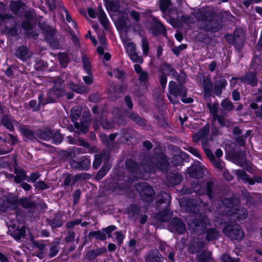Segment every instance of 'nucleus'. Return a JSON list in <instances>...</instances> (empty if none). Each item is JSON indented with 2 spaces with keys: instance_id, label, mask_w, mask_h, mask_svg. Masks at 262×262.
Instances as JSON below:
<instances>
[{
  "instance_id": "e433bc0d",
  "label": "nucleus",
  "mask_w": 262,
  "mask_h": 262,
  "mask_svg": "<svg viewBox=\"0 0 262 262\" xmlns=\"http://www.w3.org/2000/svg\"><path fill=\"white\" fill-rule=\"evenodd\" d=\"M127 18L123 16L118 18L116 23V26L119 32H125V33L127 32V30L129 29V27L127 24Z\"/></svg>"
},
{
  "instance_id": "f8f14e48",
  "label": "nucleus",
  "mask_w": 262,
  "mask_h": 262,
  "mask_svg": "<svg viewBox=\"0 0 262 262\" xmlns=\"http://www.w3.org/2000/svg\"><path fill=\"white\" fill-rule=\"evenodd\" d=\"M216 187L212 182H207L203 187L200 185L195 186L194 187L195 192L199 195H207L210 200L214 198L216 192Z\"/></svg>"
},
{
  "instance_id": "a211bd4d",
  "label": "nucleus",
  "mask_w": 262,
  "mask_h": 262,
  "mask_svg": "<svg viewBox=\"0 0 262 262\" xmlns=\"http://www.w3.org/2000/svg\"><path fill=\"white\" fill-rule=\"evenodd\" d=\"M69 163L72 168L79 170H88L91 165L90 160L84 156L82 157L78 161L71 160Z\"/></svg>"
},
{
  "instance_id": "0eeeda50",
  "label": "nucleus",
  "mask_w": 262,
  "mask_h": 262,
  "mask_svg": "<svg viewBox=\"0 0 262 262\" xmlns=\"http://www.w3.org/2000/svg\"><path fill=\"white\" fill-rule=\"evenodd\" d=\"M234 149V146L230 145L229 149L227 150V156L233 163L249 170L250 167L247 163L245 151H236Z\"/></svg>"
},
{
  "instance_id": "3c124183",
  "label": "nucleus",
  "mask_w": 262,
  "mask_h": 262,
  "mask_svg": "<svg viewBox=\"0 0 262 262\" xmlns=\"http://www.w3.org/2000/svg\"><path fill=\"white\" fill-rule=\"evenodd\" d=\"M1 122L10 131L14 130V127L12 120L7 115H5L3 117Z\"/></svg>"
},
{
  "instance_id": "dca6fc26",
  "label": "nucleus",
  "mask_w": 262,
  "mask_h": 262,
  "mask_svg": "<svg viewBox=\"0 0 262 262\" xmlns=\"http://www.w3.org/2000/svg\"><path fill=\"white\" fill-rule=\"evenodd\" d=\"M227 214L230 217V220L234 222L245 220L248 216L247 210L244 207H239L229 210Z\"/></svg>"
},
{
  "instance_id": "7c9ffc66",
  "label": "nucleus",
  "mask_w": 262,
  "mask_h": 262,
  "mask_svg": "<svg viewBox=\"0 0 262 262\" xmlns=\"http://www.w3.org/2000/svg\"><path fill=\"white\" fill-rule=\"evenodd\" d=\"M209 132V126L207 125L204 126L193 136V141L194 142H198L200 140L208 137Z\"/></svg>"
},
{
  "instance_id": "412c9836",
  "label": "nucleus",
  "mask_w": 262,
  "mask_h": 262,
  "mask_svg": "<svg viewBox=\"0 0 262 262\" xmlns=\"http://www.w3.org/2000/svg\"><path fill=\"white\" fill-rule=\"evenodd\" d=\"M169 163L165 159H161L157 162L155 164L148 165V172H156L157 170L166 172L168 168Z\"/></svg>"
},
{
  "instance_id": "4be33fe9",
  "label": "nucleus",
  "mask_w": 262,
  "mask_h": 262,
  "mask_svg": "<svg viewBox=\"0 0 262 262\" xmlns=\"http://www.w3.org/2000/svg\"><path fill=\"white\" fill-rule=\"evenodd\" d=\"M18 203L21 207L28 210L30 213H33L36 209V204L33 202L30 198H22L18 200Z\"/></svg>"
},
{
  "instance_id": "aec40b11",
  "label": "nucleus",
  "mask_w": 262,
  "mask_h": 262,
  "mask_svg": "<svg viewBox=\"0 0 262 262\" xmlns=\"http://www.w3.org/2000/svg\"><path fill=\"white\" fill-rule=\"evenodd\" d=\"M227 84L226 80L223 77H220L215 80L212 90L217 96H220L223 90L225 89Z\"/></svg>"
},
{
  "instance_id": "20e7f679",
  "label": "nucleus",
  "mask_w": 262,
  "mask_h": 262,
  "mask_svg": "<svg viewBox=\"0 0 262 262\" xmlns=\"http://www.w3.org/2000/svg\"><path fill=\"white\" fill-rule=\"evenodd\" d=\"M159 71L161 73L159 78V82L163 91L166 88L167 83V75L165 72H167L168 75H171L178 82H184V79L186 78V75L184 71L181 70L180 73H178L171 64L165 62L160 66Z\"/></svg>"
},
{
  "instance_id": "f257e3e1",
  "label": "nucleus",
  "mask_w": 262,
  "mask_h": 262,
  "mask_svg": "<svg viewBox=\"0 0 262 262\" xmlns=\"http://www.w3.org/2000/svg\"><path fill=\"white\" fill-rule=\"evenodd\" d=\"M196 17L198 29L204 32L216 33L223 27V24L216 16V12L213 9H201L198 13Z\"/></svg>"
},
{
  "instance_id": "c9c22d12",
  "label": "nucleus",
  "mask_w": 262,
  "mask_h": 262,
  "mask_svg": "<svg viewBox=\"0 0 262 262\" xmlns=\"http://www.w3.org/2000/svg\"><path fill=\"white\" fill-rule=\"evenodd\" d=\"M141 210L140 208L135 205H131L127 208V214L128 217L134 221L138 219L139 216L140 215Z\"/></svg>"
},
{
  "instance_id": "58836bf2",
  "label": "nucleus",
  "mask_w": 262,
  "mask_h": 262,
  "mask_svg": "<svg viewBox=\"0 0 262 262\" xmlns=\"http://www.w3.org/2000/svg\"><path fill=\"white\" fill-rule=\"evenodd\" d=\"M38 103L37 104L36 100H31L29 103V105L30 108L33 109V111H38L40 109V105H45L46 104H43V102L44 101H46V99L44 98V95L43 94H41L38 96Z\"/></svg>"
},
{
  "instance_id": "8fccbe9b",
  "label": "nucleus",
  "mask_w": 262,
  "mask_h": 262,
  "mask_svg": "<svg viewBox=\"0 0 262 262\" xmlns=\"http://www.w3.org/2000/svg\"><path fill=\"white\" fill-rule=\"evenodd\" d=\"M69 88L73 91L79 94L87 93L88 89L85 86L71 82L69 84Z\"/></svg>"
},
{
  "instance_id": "4468645a",
  "label": "nucleus",
  "mask_w": 262,
  "mask_h": 262,
  "mask_svg": "<svg viewBox=\"0 0 262 262\" xmlns=\"http://www.w3.org/2000/svg\"><path fill=\"white\" fill-rule=\"evenodd\" d=\"M40 28L47 42L53 48L57 47L59 43L57 39L54 37L55 30L45 24H41Z\"/></svg>"
},
{
  "instance_id": "f3484780",
  "label": "nucleus",
  "mask_w": 262,
  "mask_h": 262,
  "mask_svg": "<svg viewBox=\"0 0 262 262\" xmlns=\"http://www.w3.org/2000/svg\"><path fill=\"white\" fill-rule=\"evenodd\" d=\"M168 229L172 232H177L179 234H183L186 231L184 223L178 217H173L170 222Z\"/></svg>"
},
{
  "instance_id": "9b49d317",
  "label": "nucleus",
  "mask_w": 262,
  "mask_h": 262,
  "mask_svg": "<svg viewBox=\"0 0 262 262\" xmlns=\"http://www.w3.org/2000/svg\"><path fill=\"white\" fill-rule=\"evenodd\" d=\"M224 234L232 240L241 241L244 237V233L240 226L237 224L228 225L223 230Z\"/></svg>"
},
{
  "instance_id": "a878e982",
  "label": "nucleus",
  "mask_w": 262,
  "mask_h": 262,
  "mask_svg": "<svg viewBox=\"0 0 262 262\" xmlns=\"http://www.w3.org/2000/svg\"><path fill=\"white\" fill-rule=\"evenodd\" d=\"M232 79H238L242 82L251 85L252 86H256L257 83L256 74L252 72L247 73L245 75L242 77H233Z\"/></svg>"
},
{
  "instance_id": "6e6d98bb",
  "label": "nucleus",
  "mask_w": 262,
  "mask_h": 262,
  "mask_svg": "<svg viewBox=\"0 0 262 262\" xmlns=\"http://www.w3.org/2000/svg\"><path fill=\"white\" fill-rule=\"evenodd\" d=\"M82 61L83 63V68L88 74H91V64L89 59L85 55H83L82 56Z\"/></svg>"
},
{
  "instance_id": "c03bdc74",
  "label": "nucleus",
  "mask_w": 262,
  "mask_h": 262,
  "mask_svg": "<svg viewBox=\"0 0 262 262\" xmlns=\"http://www.w3.org/2000/svg\"><path fill=\"white\" fill-rule=\"evenodd\" d=\"M216 16L218 19H219L222 24L226 21H233L234 19V16L231 14V13L228 11H224L220 12L218 14L216 13Z\"/></svg>"
},
{
  "instance_id": "2f4dec72",
  "label": "nucleus",
  "mask_w": 262,
  "mask_h": 262,
  "mask_svg": "<svg viewBox=\"0 0 262 262\" xmlns=\"http://www.w3.org/2000/svg\"><path fill=\"white\" fill-rule=\"evenodd\" d=\"M189 158L188 155L184 152H180L178 155H173L171 163L175 166L181 165L184 162H188Z\"/></svg>"
},
{
  "instance_id": "b1692460",
  "label": "nucleus",
  "mask_w": 262,
  "mask_h": 262,
  "mask_svg": "<svg viewBox=\"0 0 262 262\" xmlns=\"http://www.w3.org/2000/svg\"><path fill=\"white\" fill-rule=\"evenodd\" d=\"M183 180V177L177 172H169L166 174V184L168 187H172L179 184Z\"/></svg>"
},
{
  "instance_id": "393cba45",
  "label": "nucleus",
  "mask_w": 262,
  "mask_h": 262,
  "mask_svg": "<svg viewBox=\"0 0 262 262\" xmlns=\"http://www.w3.org/2000/svg\"><path fill=\"white\" fill-rule=\"evenodd\" d=\"M8 233L16 240H20L26 235V230L24 227L19 228L13 225L9 227Z\"/></svg>"
},
{
  "instance_id": "ea45409f",
  "label": "nucleus",
  "mask_w": 262,
  "mask_h": 262,
  "mask_svg": "<svg viewBox=\"0 0 262 262\" xmlns=\"http://www.w3.org/2000/svg\"><path fill=\"white\" fill-rule=\"evenodd\" d=\"M14 172L16 176L14 177V181L16 183H20L24 180H27L29 178L26 175V172L21 168H15Z\"/></svg>"
},
{
  "instance_id": "338daca9",
  "label": "nucleus",
  "mask_w": 262,
  "mask_h": 262,
  "mask_svg": "<svg viewBox=\"0 0 262 262\" xmlns=\"http://www.w3.org/2000/svg\"><path fill=\"white\" fill-rule=\"evenodd\" d=\"M159 3L160 9L163 12H165L170 6L171 2L170 0H160Z\"/></svg>"
},
{
  "instance_id": "09e8293b",
  "label": "nucleus",
  "mask_w": 262,
  "mask_h": 262,
  "mask_svg": "<svg viewBox=\"0 0 262 262\" xmlns=\"http://www.w3.org/2000/svg\"><path fill=\"white\" fill-rule=\"evenodd\" d=\"M60 244V240L58 239L57 241L53 242L49 249V256L50 257H54L59 252V248L58 246Z\"/></svg>"
},
{
  "instance_id": "ddd939ff",
  "label": "nucleus",
  "mask_w": 262,
  "mask_h": 262,
  "mask_svg": "<svg viewBox=\"0 0 262 262\" xmlns=\"http://www.w3.org/2000/svg\"><path fill=\"white\" fill-rule=\"evenodd\" d=\"M205 171V167L198 161L194 162L193 164L187 169L189 176L198 179L203 177Z\"/></svg>"
},
{
  "instance_id": "bf43d9fd",
  "label": "nucleus",
  "mask_w": 262,
  "mask_h": 262,
  "mask_svg": "<svg viewBox=\"0 0 262 262\" xmlns=\"http://www.w3.org/2000/svg\"><path fill=\"white\" fill-rule=\"evenodd\" d=\"M51 139H52L56 144H59L62 141L63 137L58 130L55 131L53 129V134L51 137Z\"/></svg>"
},
{
  "instance_id": "37998d69",
  "label": "nucleus",
  "mask_w": 262,
  "mask_h": 262,
  "mask_svg": "<svg viewBox=\"0 0 262 262\" xmlns=\"http://www.w3.org/2000/svg\"><path fill=\"white\" fill-rule=\"evenodd\" d=\"M89 237L90 238L95 237L96 239L103 241L106 239L107 236L102 229L101 230L91 231L89 233Z\"/></svg>"
},
{
  "instance_id": "69168bd1",
  "label": "nucleus",
  "mask_w": 262,
  "mask_h": 262,
  "mask_svg": "<svg viewBox=\"0 0 262 262\" xmlns=\"http://www.w3.org/2000/svg\"><path fill=\"white\" fill-rule=\"evenodd\" d=\"M34 186L36 189L39 190H43L49 188V185L43 181L36 182L35 183Z\"/></svg>"
},
{
  "instance_id": "5fc2aeb1",
  "label": "nucleus",
  "mask_w": 262,
  "mask_h": 262,
  "mask_svg": "<svg viewBox=\"0 0 262 262\" xmlns=\"http://www.w3.org/2000/svg\"><path fill=\"white\" fill-rule=\"evenodd\" d=\"M47 222L52 228L59 227L62 225V222L58 214H56L55 218L53 220H47Z\"/></svg>"
},
{
  "instance_id": "0e129e2a",
  "label": "nucleus",
  "mask_w": 262,
  "mask_h": 262,
  "mask_svg": "<svg viewBox=\"0 0 262 262\" xmlns=\"http://www.w3.org/2000/svg\"><path fill=\"white\" fill-rule=\"evenodd\" d=\"M102 155H96L95 159L93 163V167L95 169H98L102 163Z\"/></svg>"
},
{
  "instance_id": "6ab92c4d",
  "label": "nucleus",
  "mask_w": 262,
  "mask_h": 262,
  "mask_svg": "<svg viewBox=\"0 0 262 262\" xmlns=\"http://www.w3.org/2000/svg\"><path fill=\"white\" fill-rule=\"evenodd\" d=\"M150 31L155 36H157L160 34H163L164 35L166 34V28L164 25L155 17L153 18L152 21L150 22Z\"/></svg>"
},
{
  "instance_id": "774afa93",
  "label": "nucleus",
  "mask_w": 262,
  "mask_h": 262,
  "mask_svg": "<svg viewBox=\"0 0 262 262\" xmlns=\"http://www.w3.org/2000/svg\"><path fill=\"white\" fill-rule=\"evenodd\" d=\"M222 260L223 262H239V259L233 258L228 254H224L222 256Z\"/></svg>"
},
{
  "instance_id": "49530a36",
  "label": "nucleus",
  "mask_w": 262,
  "mask_h": 262,
  "mask_svg": "<svg viewBox=\"0 0 262 262\" xmlns=\"http://www.w3.org/2000/svg\"><path fill=\"white\" fill-rule=\"evenodd\" d=\"M206 232V239L209 241L216 240L220 235L219 232L214 228H209Z\"/></svg>"
},
{
  "instance_id": "9d476101",
  "label": "nucleus",
  "mask_w": 262,
  "mask_h": 262,
  "mask_svg": "<svg viewBox=\"0 0 262 262\" xmlns=\"http://www.w3.org/2000/svg\"><path fill=\"white\" fill-rule=\"evenodd\" d=\"M225 38L229 43L233 45L238 49L243 47L245 41V36L242 29H236L233 34H227Z\"/></svg>"
},
{
  "instance_id": "de8ad7c7",
  "label": "nucleus",
  "mask_w": 262,
  "mask_h": 262,
  "mask_svg": "<svg viewBox=\"0 0 262 262\" xmlns=\"http://www.w3.org/2000/svg\"><path fill=\"white\" fill-rule=\"evenodd\" d=\"M105 6L108 11L117 12L119 9V3L116 1H105Z\"/></svg>"
},
{
  "instance_id": "e2e57ef3",
  "label": "nucleus",
  "mask_w": 262,
  "mask_h": 262,
  "mask_svg": "<svg viewBox=\"0 0 262 262\" xmlns=\"http://www.w3.org/2000/svg\"><path fill=\"white\" fill-rule=\"evenodd\" d=\"M18 200L16 196H8L4 200L3 203L4 205H7V207H9L10 205H15L18 203Z\"/></svg>"
},
{
  "instance_id": "f03ea898",
  "label": "nucleus",
  "mask_w": 262,
  "mask_h": 262,
  "mask_svg": "<svg viewBox=\"0 0 262 262\" xmlns=\"http://www.w3.org/2000/svg\"><path fill=\"white\" fill-rule=\"evenodd\" d=\"M207 107L209 110V113L212 117L213 121L218 122L221 127L225 126H232L233 123L229 119L225 118L227 112L233 111L234 108L233 104L228 99H223L221 103L222 110L219 111V103L214 102L212 104L210 102L206 104Z\"/></svg>"
},
{
  "instance_id": "864d4df0",
  "label": "nucleus",
  "mask_w": 262,
  "mask_h": 262,
  "mask_svg": "<svg viewBox=\"0 0 262 262\" xmlns=\"http://www.w3.org/2000/svg\"><path fill=\"white\" fill-rule=\"evenodd\" d=\"M110 169V166L107 164H104L100 169L97 172L95 176L96 180H101Z\"/></svg>"
},
{
  "instance_id": "6e6552de",
  "label": "nucleus",
  "mask_w": 262,
  "mask_h": 262,
  "mask_svg": "<svg viewBox=\"0 0 262 262\" xmlns=\"http://www.w3.org/2000/svg\"><path fill=\"white\" fill-rule=\"evenodd\" d=\"M135 187L138 191L142 201L151 203L153 201V195L155 191L147 183L139 182L135 185Z\"/></svg>"
},
{
  "instance_id": "f704fd0d",
  "label": "nucleus",
  "mask_w": 262,
  "mask_h": 262,
  "mask_svg": "<svg viewBox=\"0 0 262 262\" xmlns=\"http://www.w3.org/2000/svg\"><path fill=\"white\" fill-rule=\"evenodd\" d=\"M172 215V212L167 208H165L162 211L156 213L155 217L159 221L166 222L170 219Z\"/></svg>"
},
{
  "instance_id": "72a5a7b5",
  "label": "nucleus",
  "mask_w": 262,
  "mask_h": 262,
  "mask_svg": "<svg viewBox=\"0 0 262 262\" xmlns=\"http://www.w3.org/2000/svg\"><path fill=\"white\" fill-rule=\"evenodd\" d=\"M52 134L53 129L49 127H46L39 129L37 132L36 135L40 139L48 141L51 139V137Z\"/></svg>"
},
{
  "instance_id": "cd10ccee",
  "label": "nucleus",
  "mask_w": 262,
  "mask_h": 262,
  "mask_svg": "<svg viewBox=\"0 0 262 262\" xmlns=\"http://www.w3.org/2000/svg\"><path fill=\"white\" fill-rule=\"evenodd\" d=\"M204 243L201 240L193 241L189 244L188 251L191 254L199 253L204 249Z\"/></svg>"
},
{
  "instance_id": "2eb2a0df",
  "label": "nucleus",
  "mask_w": 262,
  "mask_h": 262,
  "mask_svg": "<svg viewBox=\"0 0 262 262\" xmlns=\"http://www.w3.org/2000/svg\"><path fill=\"white\" fill-rule=\"evenodd\" d=\"M90 122L91 119L89 114L88 113H83L82 117L80 119L79 122L76 121L74 123L75 127L80 130L76 131L75 132V134L79 135L80 132L84 134L87 133L89 130Z\"/></svg>"
},
{
  "instance_id": "680f3d73",
  "label": "nucleus",
  "mask_w": 262,
  "mask_h": 262,
  "mask_svg": "<svg viewBox=\"0 0 262 262\" xmlns=\"http://www.w3.org/2000/svg\"><path fill=\"white\" fill-rule=\"evenodd\" d=\"M138 79L141 83L143 85H146L148 82L149 75L147 72L144 71L139 74Z\"/></svg>"
},
{
  "instance_id": "4c0bfd02",
  "label": "nucleus",
  "mask_w": 262,
  "mask_h": 262,
  "mask_svg": "<svg viewBox=\"0 0 262 262\" xmlns=\"http://www.w3.org/2000/svg\"><path fill=\"white\" fill-rule=\"evenodd\" d=\"M241 203L240 199L236 197H231L224 199L222 203L226 208L234 209V207L238 205Z\"/></svg>"
},
{
  "instance_id": "79ce46f5",
  "label": "nucleus",
  "mask_w": 262,
  "mask_h": 262,
  "mask_svg": "<svg viewBox=\"0 0 262 262\" xmlns=\"http://www.w3.org/2000/svg\"><path fill=\"white\" fill-rule=\"evenodd\" d=\"M236 174L239 179L246 183H248L250 185H253L252 179L249 177V176L242 169H238L235 171Z\"/></svg>"
},
{
  "instance_id": "a19ab883",
  "label": "nucleus",
  "mask_w": 262,
  "mask_h": 262,
  "mask_svg": "<svg viewBox=\"0 0 262 262\" xmlns=\"http://www.w3.org/2000/svg\"><path fill=\"white\" fill-rule=\"evenodd\" d=\"M19 129L23 136L26 138L25 141H27V140L33 141L36 139L35 134L31 129L27 128L24 125H21Z\"/></svg>"
},
{
  "instance_id": "13d9d810",
  "label": "nucleus",
  "mask_w": 262,
  "mask_h": 262,
  "mask_svg": "<svg viewBox=\"0 0 262 262\" xmlns=\"http://www.w3.org/2000/svg\"><path fill=\"white\" fill-rule=\"evenodd\" d=\"M21 2L20 1H11L10 3V8L14 14H17L21 7Z\"/></svg>"
},
{
  "instance_id": "052dcab7",
  "label": "nucleus",
  "mask_w": 262,
  "mask_h": 262,
  "mask_svg": "<svg viewBox=\"0 0 262 262\" xmlns=\"http://www.w3.org/2000/svg\"><path fill=\"white\" fill-rule=\"evenodd\" d=\"M75 233L73 229H69L67 236L64 238V241L67 243H73L75 240Z\"/></svg>"
},
{
  "instance_id": "7ed1b4c3",
  "label": "nucleus",
  "mask_w": 262,
  "mask_h": 262,
  "mask_svg": "<svg viewBox=\"0 0 262 262\" xmlns=\"http://www.w3.org/2000/svg\"><path fill=\"white\" fill-rule=\"evenodd\" d=\"M186 82L184 79V82H178L170 81L168 83V94L167 95L169 101L173 104L179 103V98L185 103H191L193 102L192 98H186L187 95V90L184 85Z\"/></svg>"
},
{
  "instance_id": "39448f33",
  "label": "nucleus",
  "mask_w": 262,
  "mask_h": 262,
  "mask_svg": "<svg viewBox=\"0 0 262 262\" xmlns=\"http://www.w3.org/2000/svg\"><path fill=\"white\" fill-rule=\"evenodd\" d=\"M188 229L196 235H201L206 231V225H210V220L205 215H192L187 222Z\"/></svg>"
},
{
  "instance_id": "1a4fd4ad",
  "label": "nucleus",
  "mask_w": 262,
  "mask_h": 262,
  "mask_svg": "<svg viewBox=\"0 0 262 262\" xmlns=\"http://www.w3.org/2000/svg\"><path fill=\"white\" fill-rule=\"evenodd\" d=\"M125 166L130 172L138 175L140 178L144 176V173L148 172V165L138 163L133 159L127 160Z\"/></svg>"
},
{
  "instance_id": "4d7b16f0",
  "label": "nucleus",
  "mask_w": 262,
  "mask_h": 262,
  "mask_svg": "<svg viewBox=\"0 0 262 262\" xmlns=\"http://www.w3.org/2000/svg\"><path fill=\"white\" fill-rule=\"evenodd\" d=\"M202 86L204 90H212L213 84L210 78L203 76Z\"/></svg>"
},
{
  "instance_id": "473e14b6",
  "label": "nucleus",
  "mask_w": 262,
  "mask_h": 262,
  "mask_svg": "<svg viewBox=\"0 0 262 262\" xmlns=\"http://www.w3.org/2000/svg\"><path fill=\"white\" fill-rule=\"evenodd\" d=\"M126 113L127 116L138 125L144 126L146 125V120L136 113L133 111H127Z\"/></svg>"
},
{
  "instance_id": "5701e85b",
  "label": "nucleus",
  "mask_w": 262,
  "mask_h": 262,
  "mask_svg": "<svg viewBox=\"0 0 262 262\" xmlns=\"http://www.w3.org/2000/svg\"><path fill=\"white\" fill-rule=\"evenodd\" d=\"M145 262H163L164 258L157 249L148 251L144 258Z\"/></svg>"
},
{
  "instance_id": "423d86ee",
  "label": "nucleus",
  "mask_w": 262,
  "mask_h": 262,
  "mask_svg": "<svg viewBox=\"0 0 262 262\" xmlns=\"http://www.w3.org/2000/svg\"><path fill=\"white\" fill-rule=\"evenodd\" d=\"M54 84L52 88L50 89L47 93V97L43 104L54 103L56 99H59L66 94V91L63 85L64 80L60 77H56L52 79Z\"/></svg>"
},
{
  "instance_id": "a18cd8bd",
  "label": "nucleus",
  "mask_w": 262,
  "mask_h": 262,
  "mask_svg": "<svg viewBox=\"0 0 262 262\" xmlns=\"http://www.w3.org/2000/svg\"><path fill=\"white\" fill-rule=\"evenodd\" d=\"M82 107L80 106H75L71 109V118L72 121L74 123L81 115Z\"/></svg>"
},
{
  "instance_id": "c756f323",
  "label": "nucleus",
  "mask_w": 262,
  "mask_h": 262,
  "mask_svg": "<svg viewBox=\"0 0 262 262\" xmlns=\"http://www.w3.org/2000/svg\"><path fill=\"white\" fill-rule=\"evenodd\" d=\"M106 251L107 249L105 247L90 250L87 252L85 255V258L89 261L94 260L98 256L106 253Z\"/></svg>"
},
{
  "instance_id": "603ef678",
  "label": "nucleus",
  "mask_w": 262,
  "mask_h": 262,
  "mask_svg": "<svg viewBox=\"0 0 262 262\" xmlns=\"http://www.w3.org/2000/svg\"><path fill=\"white\" fill-rule=\"evenodd\" d=\"M251 133V130H247L245 134H243L242 136L235 137L234 140L239 146H244L245 145L246 139L250 135Z\"/></svg>"
},
{
  "instance_id": "bb28decb",
  "label": "nucleus",
  "mask_w": 262,
  "mask_h": 262,
  "mask_svg": "<svg viewBox=\"0 0 262 262\" xmlns=\"http://www.w3.org/2000/svg\"><path fill=\"white\" fill-rule=\"evenodd\" d=\"M170 196L167 193H164L157 196L156 204L158 208H167L170 203Z\"/></svg>"
},
{
  "instance_id": "c85d7f7f",
  "label": "nucleus",
  "mask_w": 262,
  "mask_h": 262,
  "mask_svg": "<svg viewBox=\"0 0 262 262\" xmlns=\"http://www.w3.org/2000/svg\"><path fill=\"white\" fill-rule=\"evenodd\" d=\"M15 55L19 59L26 61L32 56V53L25 46L18 47L15 51Z\"/></svg>"
}]
</instances>
